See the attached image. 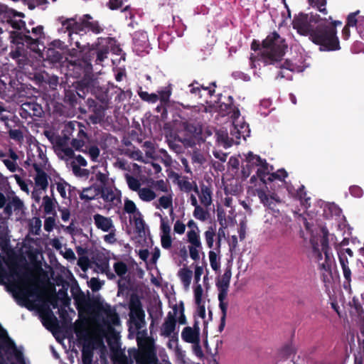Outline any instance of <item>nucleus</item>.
<instances>
[{
    "mask_svg": "<svg viewBox=\"0 0 364 364\" xmlns=\"http://www.w3.org/2000/svg\"><path fill=\"white\" fill-rule=\"evenodd\" d=\"M309 5L317 9L323 16L311 12L299 13L292 21V27L303 36H307L310 41L319 47L322 52L336 51L341 49L340 41L337 35V26L342 21L333 20L331 16H326V0H309Z\"/></svg>",
    "mask_w": 364,
    "mask_h": 364,
    "instance_id": "1",
    "label": "nucleus"
},
{
    "mask_svg": "<svg viewBox=\"0 0 364 364\" xmlns=\"http://www.w3.org/2000/svg\"><path fill=\"white\" fill-rule=\"evenodd\" d=\"M0 283L8 284L14 296L25 302L28 309L35 311L46 327V281L31 272L13 267L9 274L0 269Z\"/></svg>",
    "mask_w": 364,
    "mask_h": 364,
    "instance_id": "2",
    "label": "nucleus"
},
{
    "mask_svg": "<svg viewBox=\"0 0 364 364\" xmlns=\"http://www.w3.org/2000/svg\"><path fill=\"white\" fill-rule=\"evenodd\" d=\"M24 17L23 13L16 12L11 10V26L12 28L20 31V34L24 35V42L21 37L16 38L12 42L14 46L9 53L11 58L16 60L20 68L23 67L28 58V49L30 50V55H33L36 60L43 59V53L46 49L43 41L39 39L38 36L41 35L43 31L42 26L32 28V33L36 39L27 36L30 33V30L26 28L25 22L22 20Z\"/></svg>",
    "mask_w": 364,
    "mask_h": 364,
    "instance_id": "3",
    "label": "nucleus"
},
{
    "mask_svg": "<svg viewBox=\"0 0 364 364\" xmlns=\"http://www.w3.org/2000/svg\"><path fill=\"white\" fill-rule=\"evenodd\" d=\"M85 127L78 122H69L64 125L61 134L53 139L47 131V139L51 141L58 155L73 156L74 150L80 151L89 140Z\"/></svg>",
    "mask_w": 364,
    "mask_h": 364,
    "instance_id": "4",
    "label": "nucleus"
},
{
    "mask_svg": "<svg viewBox=\"0 0 364 364\" xmlns=\"http://www.w3.org/2000/svg\"><path fill=\"white\" fill-rule=\"evenodd\" d=\"M61 25L59 31L68 32L70 43L77 48H81L80 40L85 41L87 36L102 34L105 30V26L90 14H84L78 19L77 17L65 18L62 20Z\"/></svg>",
    "mask_w": 364,
    "mask_h": 364,
    "instance_id": "5",
    "label": "nucleus"
},
{
    "mask_svg": "<svg viewBox=\"0 0 364 364\" xmlns=\"http://www.w3.org/2000/svg\"><path fill=\"white\" fill-rule=\"evenodd\" d=\"M43 145L37 141L32 142L29 145L28 151L27 162L33 166L35 175V191L33 193V197L39 201L41 197L38 196V191L46 190V158L43 150ZM46 208V196L41 197V207Z\"/></svg>",
    "mask_w": 364,
    "mask_h": 364,
    "instance_id": "6",
    "label": "nucleus"
},
{
    "mask_svg": "<svg viewBox=\"0 0 364 364\" xmlns=\"http://www.w3.org/2000/svg\"><path fill=\"white\" fill-rule=\"evenodd\" d=\"M322 237L320 240L321 250L318 243L312 244V255L318 263V269L321 273V279L325 284L333 279L332 265L335 263L333 255L330 252L328 230L326 227L321 229Z\"/></svg>",
    "mask_w": 364,
    "mask_h": 364,
    "instance_id": "7",
    "label": "nucleus"
},
{
    "mask_svg": "<svg viewBox=\"0 0 364 364\" xmlns=\"http://www.w3.org/2000/svg\"><path fill=\"white\" fill-rule=\"evenodd\" d=\"M116 42V39L112 37H99L92 44L87 43L86 45H82L81 43V48L78 49L81 56L87 63L102 65V63L108 58L112 45Z\"/></svg>",
    "mask_w": 364,
    "mask_h": 364,
    "instance_id": "8",
    "label": "nucleus"
},
{
    "mask_svg": "<svg viewBox=\"0 0 364 364\" xmlns=\"http://www.w3.org/2000/svg\"><path fill=\"white\" fill-rule=\"evenodd\" d=\"M263 50L260 53L264 65H276L282 60L287 45L280 35L274 31L269 33L262 42Z\"/></svg>",
    "mask_w": 364,
    "mask_h": 364,
    "instance_id": "9",
    "label": "nucleus"
},
{
    "mask_svg": "<svg viewBox=\"0 0 364 364\" xmlns=\"http://www.w3.org/2000/svg\"><path fill=\"white\" fill-rule=\"evenodd\" d=\"M4 360L9 364H30L23 355V348L17 346L0 325V360L4 363Z\"/></svg>",
    "mask_w": 364,
    "mask_h": 364,
    "instance_id": "10",
    "label": "nucleus"
},
{
    "mask_svg": "<svg viewBox=\"0 0 364 364\" xmlns=\"http://www.w3.org/2000/svg\"><path fill=\"white\" fill-rule=\"evenodd\" d=\"M139 349L134 354L136 364H161L156 354L154 340L147 336L146 331H139L136 335ZM164 364H171L167 362Z\"/></svg>",
    "mask_w": 364,
    "mask_h": 364,
    "instance_id": "11",
    "label": "nucleus"
},
{
    "mask_svg": "<svg viewBox=\"0 0 364 364\" xmlns=\"http://www.w3.org/2000/svg\"><path fill=\"white\" fill-rule=\"evenodd\" d=\"M69 287L70 283L63 276L55 274L52 267L47 264V305L59 299L70 298L68 294Z\"/></svg>",
    "mask_w": 364,
    "mask_h": 364,
    "instance_id": "12",
    "label": "nucleus"
},
{
    "mask_svg": "<svg viewBox=\"0 0 364 364\" xmlns=\"http://www.w3.org/2000/svg\"><path fill=\"white\" fill-rule=\"evenodd\" d=\"M70 298L59 299L56 300V302H48V305H47V329H50L48 321L53 315L50 306L58 310L57 313L59 315L62 327L68 328L71 325L72 318L67 310L68 308L70 309Z\"/></svg>",
    "mask_w": 364,
    "mask_h": 364,
    "instance_id": "13",
    "label": "nucleus"
},
{
    "mask_svg": "<svg viewBox=\"0 0 364 364\" xmlns=\"http://www.w3.org/2000/svg\"><path fill=\"white\" fill-rule=\"evenodd\" d=\"M73 88L65 89L64 101L72 107L77 108V105L80 106L82 99H84V95L88 92L89 86L82 80L73 82Z\"/></svg>",
    "mask_w": 364,
    "mask_h": 364,
    "instance_id": "14",
    "label": "nucleus"
},
{
    "mask_svg": "<svg viewBox=\"0 0 364 364\" xmlns=\"http://www.w3.org/2000/svg\"><path fill=\"white\" fill-rule=\"evenodd\" d=\"M67 75L74 78L91 79L90 74L92 72V64L87 63L82 56L80 59L67 61Z\"/></svg>",
    "mask_w": 364,
    "mask_h": 364,
    "instance_id": "15",
    "label": "nucleus"
},
{
    "mask_svg": "<svg viewBox=\"0 0 364 364\" xmlns=\"http://www.w3.org/2000/svg\"><path fill=\"white\" fill-rule=\"evenodd\" d=\"M99 195L101 196V198L105 202H114L116 198L112 188L106 186H92L90 187L85 188L80 193V198L81 200L90 201L95 199V198Z\"/></svg>",
    "mask_w": 364,
    "mask_h": 364,
    "instance_id": "16",
    "label": "nucleus"
},
{
    "mask_svg": "<svg viewBox=\"0 0 364 364\" xmlns=\"http://www.w3.org/2000/svg\"><path fill=\"white\" fill-rule=\"evenodd\" d=\"M129 318L134 323L135 328L140 330L145 324V312L142 309V304L139 296L132 293L129 302Z\"/></svg>",
    "mask_w": 364,
    "mask_h": 364,
    "instance_id": "17",
    "label": "nucleus"
},
{
    "mask_svg": "<svg viewBox=\"0 0 364 364\" xmlns=\"http://www.w3.org/2000/svg\"><path fill=\"white\" fill-rule=\"evenodd\" d=\"M77 109L81 114H85L87 112H92L93 114L90 116V119L93 124H97L103 119L104 111L106 108L102 105H99L96 100L88 98L86 101V106L82 107L80 103Z\"/></svg>",
    "mask_w": 364,
    "mask_h": 364,
    "instance_id": "18",
    "label": "nucleus"
},
{
    "mask_svg": "<svg viewBox=\"0 0 364 364\" xmlns=\"http://www.w3.org/2000/svg\"><path fill=\"white\" fill-rule=\"evenodd\" d=\"M76 50L73 49L72 51H64L55 50L53 48H47V61L53 65L56 64L60 65L68 60L67 55L69 53L70 56H74Z\"/></svg>",
    "mask_w": 364,
    "mask_h": 364,
    "instance_id": "19",
    "label": "nucleus"
},
{
    "mask_svg": "<svg viewBox=\"0 0 364 364\" xmlns=\"http://www.w3.org/2000/svg\"><path fill=\"white\" fill-rule=\"evenodd\" d=\"M256 191L261 203L272 210H274L276 203L281 202L279 197L274 193L269 195L263 189H257Z\"/></svg>",
    "mask_w": 364,
    "mask_h": 364,
    "instance_id": "20",
    "label": "nucleus"
},
{
    "mask_svg": "<svg viewBox=\"0 0 364 364\" xmlns=\"http://www.w3.org/2000/svg\"><path fill=\"white\" fill-rule=\"evenodd\" d=\"M173 310L174 311V314H171V312L168 314L161 329V335L165 337H169L176 329V319L175 314L177 313L176 305L173 306Z\"/></svg>",
    "mask_w": 364,
    "mask_h": 364,
    "instance_id": "21",
    "label": "nucleus"
},
{
    "mask_svg": "<svg viewBox=\"0 0 364 364\" xmlns=\"http://www.w3.org/2000/svg\"><path fill=\"white\" fill-rule=\"evenodd\" d=\"M232 277L231 268L228 267L221 277L218 278L215 285L218 294H228Z\"/></svg>",
    "mask_w": 364,
    "mask_h": 364,
    "instance_id": "22",
    "label": "nucleus"
},
{
    "mask_svg": "<svg viewBox=\"0 0 364 364\" xmlns=\"http://www.w3.org/2000/svg\"><path fill=\"white\" fill-rule=\"evenodd\" d=\"M18 159L19 157L18 154L12 149H9L7 157L3 159L1 161L10 172H22L23 169L18 166L17 163Z\"/></svg>",
    "mask_w": 364,
    "mask_h": 364,
    "instance_id": "23",
    "label": "nucleus"
},
{
    "mask_svg": "<svg viewBox=\"0 0 364 364\" xmlns=\"http://www.w3.org/2000/svg\"><path fill=\"white\" fill-rule=\"evenodd\" d=\"M182 339L190 343L199 342V327L197 321L193 325V328L190 326L185 327L181 333Z\"/></svg>",
    "mask_w": 364,
    "mask_h": 364,
    "instance_id": "24",
    "label": "nucleus"
},
{
    "mask_svg": "<svg viewBox=\"0 0 364 364\" xmlns=\"http://www.w3.org/2000/svg\"><path fill=\"white\" fill-rule=\"evenodd\" d=\"M23 210V203L18 198L14 197L4 208V213L7 215H11L12 213H15L16 215H21Z\"/></svg>",
    "mask_w": 364,
    "mask_h": 364,
    "instance_id": "25",
    "label": "nucleus"
},
{
    "mask_svg": "<svg viewBox=\"0 0 364 364\" xmlns=\"http://www.w3.org/2000/svg\"><path fill=\"white\" fill-rule=\"evenodd\" d=\"M93 218L96 227L104 232H108L111 228H114L110 218H107L97 213L94 215Z\"/></svg>",
    "mask_w": 364,
    "mask_h": 364,
    "instance_id": "26",
    "label": "nucleus"
},
{
    "mask_svg": "<svg viewBox=\"0 0 364 364\" xmlns=\"http://www.w3.org/2000/svg\"><path fill=\"white\" fill-rule=\"evenodd\" d=\"M273 170L274 167L272 166H269L266 159H264V161L259 166V168H257V176L264 184L266 185V177L267 176H269L271 171H273Z\"/></svg>",
    "mask_w": 364,
    "mask_h": 364,
    "instance_id": "27",
    "label": "nucleus"
},
{
    "mask_svg": "<svg viewBox=\"0 0 364 364\" xmlns=\"http://www.w3.org/2000/svg\"><path fill=\"white\" fill-rule=\"evenodd\" d=\"M96 97L105 108H107L112 100V94L109 88L100 87L96 90Z\"/></svg>",
    "mask_w": 364,
    "mask_h": 364,
    "instance_id": "28",
    "label": "nucleus"
},
{
    "mask_svg": "<svg viewBox=\"0 0 364 364\" xmlns=\"http://www.w3.org/2000/svg\"><path fill=\"white\" fill-rule=\"evenodd\" d=\"M37 103L34 102H27L22 104L19 114L22 118L27 119L28 117H41V114L32 112V107H36Z\"/></svg>",
    "mask_w": 364,
    "mask_h": 364,
    "instance_id": "29",
    "label": "nucleus"
},
{
    "mask_svg": "<svg viewBox=\"0 0 364 364\" xmlns=\"http://www.w3.org/2000/svg\"><path fill=\"white\" fill-rule=\"evenodd\" d=\"M70 292L77 304H85L86 302L85 295L75 280V282L70 286Z\"/></svg>",
    "mask_w": 364,
    "mask_h": 364,
    "instance_id": "30",
    "label": "nucleus"
},
{
    "mask_svg": "<svg viewBox=\"0 0 364 364\" xmlns=\"http://www.w3.org/2000/svg\"><path fill=\"white\" fill-rule=\"evenodd\" d=\"M198 197L200 203L208 207L212 203V191L210 187L205 185H202L200 187V193H198Z\"/></svg>",
    "mask_w": 364,
    "mask_h": 364,
    "instance_id": "31",
    "label": "nucleus"
},
{
    "mask_svg": "<svg viewBox=\"0 0 364 364\" xmlns=\"http://www.w3.org/2000/svg\"><path fill=\"white\" fill-rule=\"evenodd\" d=\"M159 100L164 105H170V97L172 94V85L171 84L157 90Z\"/></svg>",
    "mask_w": 364,
    "mask_h": 364,
    "instance_id": "32",
    "label": "nucleus"
},
{
    "mask_svg": "<svg viewBox=\"0 0 364 364\" xmlns=\"http://www.w3.org/2000/svg\"><path fill=\"white\" fill-rule=\"evenodd\" d=\"M296 198L299 199L301 204L306 208L310 207V197L307 196V193L305 190V186L301 185L300 187L296 190Z\"/></svg>",
    "mask_w": 364,
    "mask_h": 364,
    "instance_id": "33",
    "label": "nucleus"
},
{
    "mask_svg": "<svg viewBox=\"0 0 364 364\" xmlns=\"http://www.w3.org/2000/svg\"><path fill=\"white\" fill-rule=\"evenodd\" d=\"M137 94L141 100L149 104H154L159 101V96L156 93H149L146 91H144L141 87H139Z\"/></svg>",
    "mask_w": 364,
    "mask_h": 364,
    "instance_id": "34",
    "label": "nucleus"
},
{
    "mask_svg": "<svg viewBox=\"0 0 364 364\" xmlns=\"http://www.w3.org/2000/svg\"><path fill=\"white\" fill-rule=\"evenodd\" d=\"M133 220L136 232L139 234L144 232L145 222L141 212H136V214L130 218V221Z\"/></svg>",
    "mask_w": 364,
    "mask_h": 364,
    "instance_id": "35",
    "label": "nucleus"
},
{
    "mask_svg": "<svg viewBox=\"0 0 364 364\" xmlns=\"http://www.w3.org/2000/svg\"><path fill=\"white\" fill-rule=\"evenodd\" d=\"M178 185L181 189V191H184L186 193H189L193 191L197 194L199 193L198 188L195 182L191 183L188 180H179L178 181Z\"/></svg>",
    "mask_w": 364,
    "mask_h": 364,
    "instance_id": "36",
    "label": "nucleus"
},
{
    "mask_svg": "<svg viewBox=\"0 0 364 364\" xmlns=\"http://www.w3.org/2000/svg\"><path fill=\"white\" fill-rule=\"evenodd\" d=\"M108 321L113 325H118L119 323V317L116 310L112 309L110 306H107L103 309Z\"/></svg>",
    "mask_w": 364,
    "mask_h": 364,
    "instance_id": "37",
    "label": "nucleus"
},
{
    "mask_svg": "<svg viewBox=\"0 0 364 364\" xmlns=\"http://www.w3.org/2000/svg\"><path fill=\"white\" fill-rule=\"evenodd\" d=\"M93 355V348L90 345H83L82 349V364H92Z\"/></svg>",
    "mask_w": 364,
    "mask_h": 364,
    "instance_id": "38",
    "label": "nucleus"
},
{
    "mask_svg": "<svg viewBox=\"0 0 364 364\" xmlns=\"http://www.w3.org/2000/svg\"><path fill=\"white\" fill-rule=\"evenodd\" d=\"M73 331L78 338H81L85 335L86 323L85 320L77 319L73 323Z\"/></svg>",
    "mask_w": 364,
    "mask_h": 364,
    "instance_id": "39",
    "label": "nucleus"
},
{
    "mask_svg": "<svg viewBox=\"0 0 364 364\" xmlns=\"http://www.w3.org/2000/svg\"><path fill=\"white\" fill-rule=\"evenodd\" d=\"M53 188H54V185L51 184V186H50L51 196L49 197L47 196V215H56L55 208V205H58V202L53 197Z\"/></svg>",
    "mask_w": 364,
    "mask_h": 364,
    "instance_id": "40",
    "label": "nucleus"
},
{
    "mask_svg": "<svg viewBox=\"0 0 364 364\" xmlns=\"http://www.w3.org/2000/svg\"><path fill=\"white\" fill-rule=\"evenodd\" d=\"M288 176V173L284 168H280L276 172L270 173L269 176L267 178V182H272L275 180H279L282 182L285 181V178Z\"/></svg>",
    "mask_w": 364,
    "mask_h": 364,
    "instance_id": "41",
    "label": "nucleus"
},
{
    "mask_svg": "<svg viewBox=\"0 0 364 364\" xmlns=\"http://www.w3.org/2000/svg\"><path fill=\"white\" fill-rule=\"evenodd\" d=\"M178 276H179L182 283L183 284V285L186 287H189L191 282L192 276H193L192 271L188 268L181 269L178 272Z\"/></svg>",
    "mask_w": 364,
    "mask_h": 364,
    "instance_id": "42",
    "label": "nucleus"
},
{
    "mask_svg": "<svg viewBox=\"0 0 364 364\" xmlns=\"http://www.w3.org/2000/svg\"><path fill=\"white\" fill-rule=\"evenodd\" d=\"M263 161L264 159H262L259 156L255 155L251 151H250L246 156V163H247V166H251L252 168L259 166Z\"/></svg>",
    "mask_w": 364,
    "mask_h": 364,
    "instance_id": "43",
    "label": "nucleus"
},
{
    "mask_svg": "<svg viewBox=\"0 0 364 364\" xmlns=\"http://www.w3.org/2000/svg\"><path fill=\"white\" fill-rule=\"evenodd\" d=\"M187 238L188 242L191 243V245H195L196 247H202L200 235L198 234V232L196 231V230H191L188 231Z\"/></svg>",
    "mask_w": 364,
    "mask_h": 364,
    "instance_id": "44",
    "label": "nucleus"
},
{
    "mask_svg": "<svg viewBox=\"0 0 364 364\" xmlns=\"http://www.w3.org/2000/svg\"><path fill=\"white\" fill-rule=\"evenodd\" d=\"M125 179L130 190L139 192V191L141 189V183L136 178L129 175V173H126Z\"/></svg>",
    "mask_w": 364,
    "mask_h": 364,
    "instance_id": "45",
    "label": "nucleus"
},
{
    "mask_svg": "<svg viewBox=\"0 0 364 364\" xmlns=\"http://www.w3.org/2000/svg\"><path fill=\"white\" fill-rule=\"evenodd\" d=\"M139 198L149 202L156 198V193L149 188H143L139 191Z\"/></svg>",
    "mask_w": 364,
    "mask_h": 364,
    "instance_id": "46",
    "label": "nucleus"
},
{
    "mask_svg": "<svg viewBox=\"0 0 364 364\" xmlns=\"http://www.w3.org/2000/svg\"><path fill=\"white\" fill-rule=\"evenodd\" d=\"M80 151L87 154L92 161H96L100 154V150L96 145L90 146L88 149L86 148L85 149L82 147Z\"/></svg>",
    "mask_w": 364,
    "mask_h": 364,
    "instance_id": "47",
    "label": "nucleus"
},
{
    "mask_svg": "<svg viewBox=\"0 0 364 364\" xmlns=\"http://www.w3.org/2000/svg\"><path fill=\"white\" fill-rule=\"evenodd\" d=\"M344 281L343 284V288L347 291H350L351 289V270L349 267L342 269Z\"/></svg>",
    "mask_w": 364,
    "mask_h": 364,
    "instance_id": "48",
    "label": "nucleus"
},
{
    "mask_svg": "<svg viewBox=\"0 0 364 364\" xmlns=\"http://www.w3.org/2000/svg\"><path fill=\"white\" fill-rule=\"evenodd\" d=\"M360 13L359 11H356L355 12L350 13L348 15L346 18V24L347 27H354L357 28V26L359 24L360 17L357 18V16Z\"/></svg>",
    "mask_w": 364,
    "mask_h": 364,
    "instance_id": "49",
    "label": "nucleus"
},
{
    "mask_svg": "<svg viewBox=\"0 0 364 364\" xmlns=\"http://www.w3.org/2000/svg\"><path fill=\"white\" fill-rule=\"evenodd\" d=\"M228 294H218L219 308L221 311V316L227 317L228 303L225 301Z\"/></svg>",
    "mask_w": 364,
    "mask_h": 364,
    "instance_id": "50",
    "label": "nucleus"
},
{
    "mask_svg": "<svg viewBox=\"0 0 364 364\" xmlns=\"http://www.w3.org/2000/svg\"><path fill=\"white\" fill-rule=\"evenodd\" d=\"M114 269L115 273L119 277H122L127 274V272L128 271V267H127V265L126 264V263H124V262L119 261V262H117L114 264Z\"/></svg>",
    "mask_w": 364,
    "mask_h": 364,
    "instance_id": "51",
    "label": "nucleus"
},
{
    "mask_svg": "<svg viewBox=\"0 0 364 364\" xmlns=\"http://www.w3.org/2000/svg\"><path fill=\"white\" fill-rule=\"evenodd\" d=\"M217 141L223 145L225 148L230 147L232 143L229 140L228 134L224 131L217 132Z\"/></svg>",
    "mask_w": 364,
    "mask_h": 364,
    "instance_id": "52",
    "label": "nucleus"
},
{
    "mask_svg": "<svg viewBox=\"0 0 364 364\" xmlns=\"http://www.w3.org/2000/svg\"><path fill=\"white\" fill-rule=\"evenodd\" d=\"M47 48H53L55 50H60L64 51H70L68 48V46L65 43L64 41H60L59 39L54 40L48 44V47Z\"/></svg>",
    "mask_w": 364,
    "mask_h": 364,
    "instance_id": "53",
    "label": "nucleus"
},
{
    "mask_svg": "<svg viewBox=\"0 0 364 364\" xmlns=\"http://www.w3.org/2000/svg\"><path fill=\"white\" fill-rule=\"evenodd\" d=\"M72 171L75 176L80 177H87L90 174V171L85 168H81L80 166L75 165L74 162L70 163Z\"/></svg>",
    "mask_w": 364,
    "mask_h": 364,
    "instance_id": "54",
    "label": "nucleus"
},
{
    "mask_svg": "<svg viewBox=\"0 0 364 364\" xmlns=\"http://www.w3.org/2000/svg\"><path fill=\"white\" fill-rule=\"evenodd\" d=\"M189 92L191 95L198 96V98L202 97L200 84L197 80H193L192 83L188 85Z\"/></svg>",
    "mask_w": 364,
    "mask_h": 364,
    "instance_id": "55",
    "label": "nucleus"
},
{
    "mask_svg": "<svg viewBox=\"0 0 364 364\" xmlns=\"http://www.w3.org/2000/svg\"><path fill=\"white\" fill-rule=\"evenodd\" d=\"M124 212H126L129 214H133V215L134 214H136V212H140L137 209L135 203L132 200H131L128 198H127L124 200Z\"/></svg>",
    "mask_w": 364,
    "mask_h": 364,
    "instance_id": "56",
    "label": "nucleus"
},
{
    "mask_svg": "<svg viewBox=\"0 0 364 364\" xmlns=\"http://www.w3.org/2000/svg\"><path fill=\"white\" fill-rule=\"evenodd\" d=\"M208 214V211L200 205H197L193 211V216L201 221H205L207 219Z\"/></svg>",
    "mask_w": 364,
    "mask_h": 364,
    "instance_id": "57",
    "label": "nucleus"
},
{
    "mask_svg": "<svg viewBox=\"0 0 364 364\" xmlns=\"http://www.w3.org/2000/svg\"><path fill=\"white\" fill-rule=\"evenodd\" d=\"M209 259L212 269L215 272L218 271L220 267V262L218 260L217 254L213 250L209 252Z\"/></svg>",
    "mask_w": 364,
    "mask_h": 364,
    "instance_id": "58",
    "label": "nucleus"
},
{
    "mask_svg": "<svg viewBox=\"0 0 364 364\" xmlns=\"http://www.w3.org/2000/svg\"><path fill=\"white\" fill-rule=\"evenodd\" d=\"M228 100V103H221L219 105L220 110L223 112V114H230L231 113V110L233 109L234 105L232 104V97L229 96Z\"/></svg>",
    "mask_w": 364,
    "mask_h": 364,
    "instance_id": "59",
    "label": "nucleus"
},
{
    "mask_svg": "<svg viewBox=\"0 0 364 364\" xmlns=\"http://www.w3.org/2000/svg\"><path fill=\"white\" fill-rule=\"evenodd\" d=\"M215 235V230L212 227H210L208 230L205 232V237L207 245L209 248H213L214 242V237Z\"/></svg>",
    "mask_w": 364,
    "mask_h": 364,
    "instance_id": "60",
    "label": "nucleus"
},
{
    "mask_svg": "<svg viewBox=\"0 0 364 364\" xmlns=\"http://www.w3.org/2000/svg\"><path fill=\"white\" fill-rule=\"evenodd\" d=\"M276 67H278L281 69H286L287 70L294 72L296 70L297 65L293 63L289 60H286L284 63H282V60L279 61V63L274 65Z\"/></svg>",
    "mask_w": 364,
    "mask_h": 364,
    "instance_id": "61",
    "label": "nucleus"
},
{
    "mask_svg": "<svg viewBox=\"0 0 364 364\" xmlns=\"http://www.w3.org/2000/svg\"><path fill=\"white\" fill-rule=\"evenodd\" d=\"M30 230L32 234L38 235L41 228V220L39 218H34L31 221Z\"/></svg>",
    "mask_w": 364,
    "mask_h": 364,
    "instance_id": "62",
    "label": "nucleus"
},
{
    "mask_svg": "<svg viewBox=\"0 0 364 364\" xmlns=\"http://www.w3.org/2000/svg\"><path fill=\"white\" fill-rule=\"evenodd\" d=\"M159 205L164 209L172 207L173 200L171 196H163L159 199Z\"/></svg>",
    "mask_w": 364,
    "mask_h": 364,
    "instance_id": "63",
    "label": "nucleus"
},
{
    "mask_svg": "<svg viewBox=\"0 0 364 364\" xmlns=\"http://www.w3.org/2000/svg\"><path fill=\"white\" fill-rule=\"evenodd\" d=\"M169 105H164L161 102L156 107L155 110L157 113L159 114L158 117H159L161 119H166L168 116L167 107Z\"/></svg>",
    "mask_w": 364,
    "mask_h": 364,
    "instance_id": "64",
    "label": "nucleus"
}]
</instances>
